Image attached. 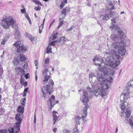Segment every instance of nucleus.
Returning a JSON list of instances; mask_svg holds the SVG:
<instances>
[{
  "label": "nucleus",
  "mask_w": 133,
  "mask_h": 133,
  "mask_svg": "<svg viewBox=\"0 0 133 133\" xmlns=\"http://www.w3.org/2000/svg\"><path fill=\"white\" fill-rule=\"evenodd\" d=\"M129 90L128 88H127L126 89L123 91L122 92L123 95H122L121 96V98L122 97L124 100L126 99L127 98V97L129 96Z\"/></svg>",
  "instance_id": "obj_11"
},
{
  "label": "nucleus",
  "mask_w": 133,
  "mask_h": 133,
  "mask_svg": "<svg viewBox=\"0 0 133 133\" xmlns=\"http://www.w3.org/2000/svg\"><path fill=\"white\" fill-rule=\"evenodd\" d=\"M70 11V8L68 7H66L62 10L61 15H65L66 16V14Z\"/></svg>",
  "instance_id": "obj_16"
},
{
  "label": "nucleus",
  "mask_w": 133,
  "mask_h": 133,
  "mask_svg": "<svg viewBox=\"0 0 133 133\" xmlns=\"http://www.w3.org/2000/svg\"><path fill=\"white\" fill-rule=\"evenodd\" d=\"M20 34L19 33L18 31H16V32H15V36H16L17 35L19 36L20 35Z\"/></svg>",
  "instance_id": "obj_49"
},
{
  "label": "nucleus",
  "mask_w": 133,
  "mask_h": 133,
  "mask_svg": "<svg viewBox=\"0 0 133 133\" xmlns=\"http://www.w3.org/2000/svg\"><path fill=\"white\" fill-rule=\"evenodd\" d=\"M21 115L17 114L15 115V118L17 122L15 123L18 126H20V124L22 121V119L21 118Z\"/></svg>",
  "instance_id": "obj_10"
},
{
  "label": "nucleus",
  "mask_w": 133,
  "mask_h": 133,
  "mask_svg": "<svg viewBox=\"0 0 133 133\" xmlns=\"http://www.w3.org/2000/svg\"><path fill=\"white\" fill-rule=\"evenodd\" d=\"M32 1L36 4L39 5L41 6H42V4L38 0H32Z\"/></svg>",
  "instance_id": "obj_27"
},
{
  "label": "nucleus",
  "mask_w": 133,
  "mask_h": 133,
  "mask_svg": "<svg viewBox=\"0 0 133 133\" xmlns=\"http://www.w3.org/2000/svg\"><path fill=\"white\" fill-rule=\"evenodd\" d=\"M121 41L119 43L124 46H127L130 44V41L129 39L127 38L126 36L125 35L124 37L121 38Z\"/></svg>",
  "instance_id": "obj_7"
},
{
  "label": "nucleus",
  "mask_w": 133,
  "mask_h": 133,
  "mask_svg": "<svg viewBox=\"0 0 133 133\" xmlns=\"http://www.w3.org/2000/svg\"><path fill=\"white\" fill-rule=\"evenodd\" d=\"M8 130L10 133H14V129L13 128H10L8 129Z\"/></svg>",
  "instance_id": "obj_40"
},
{
  "label": "nucleus",
  "mask_w": 133,
  "mask_h": 133,
  "mask_svg": "<svg viewBox=\"0 0 133 133\" xmlns=\"http://www.w3.org/2000/svg\"><path fill=\"white\" fill-rule=\"evenodd\" d=\"M26 92H24V95H23V97H25L26 96Z\"/></svg>",
  "instance_id": "obj_62"
},
{
  "label": "nucleus",
  "mask_w": 133,
  "mask_h": 133,
  "mask_svg": "<svg viewBox=\"0 0 133 133\" xmlns=\"http://www.w3.org/2000/svg\"><path fill=\"white\" fill-rule=\"evenodd\" d=\"M75 26L73 25H72L71 28H70L66 30V31H71L72 29L75 28Z\"/></svg>",
  "instance_id": "obj_35"
},
{
  "label": "nucleus",
  "mask_w": 133,
  "mask_h": 133,
  "mask_svg": "<svg viewBox=\"0 0 133 133\" xmlns=\"http://www.w3.org/2000/svg\"><path fill=\"white\" fill-rule=\"evenodd\" d=\"M52 49L51 48V46H50L49 45H48V46L47 48V51H46V53L48 54H49L51 52V51Z\"/></svg>",
  "instance_id": "obj_30"
},
{
  "label": "nucleus",
  "mask_w": 133,
  "mask_h": 133,
  "mask_svg": "<svg viewBox=\"0 0 133 133\" xmlns=\"http://www.w3.org/2000/svg\"><path fill=\"white\" fill-rule=\"evenodd\" d=\"M49 59L48 58H47L46 59H45L44 62V66H46L49 64Z\"/></svg>",
  "instance_id": "obj_26"
},
{
  "label": "nucleus",
  "mask_w": 133,
  "mask_h": 133,
  "mask_svg": "<svg viewBox=\"0 0 133 133\" xmlns=\"http://www.w3.org/2000/svg\"><path fill=\"white\" fill-rule=\"evenodd\" d=\"M26 100V99L25 98H24L23 99L22 102L21 103V104L23 105H24L25 104V102Z\"/></svg>",
  "instance_id": "obj_43"
},
{
  "label": "nucleus",
  "mask_w": 133,
  "mask_h": 133,
  "mask_svg": "<svg viewBox=\"0 0 133 133\" xmlns=\"http://www.w3.org/2000/svg\"><path fill=\"white\" fill-rule=\"evenodd\" d=\"M98 69L96 77L92 73L89 74L92 88L88 87L85 90L83 91L87 92L90 98L92 97L93 95L97 96L100 95L103 98L106 95V92L108 89V84L111 83L112 79V77L110 76L107 78V75L112 76L114 75L111 74V72L109 71V73L105 74L102 70H103L102 67H99Z\"/></svg>",
  "instance_id": "obj_1"
},
{
  "label": "nucleus",
  "mask_w": 133,
  "mask_h": 133,
  "mask_svg": "<svg viewBox=\"0 0 133 133\" xmlns=\"http://www.w3.org/2000/svg\"><path fill=\"white\" fill-rule=\"evenodd\" d=\"M131 115V112L127 108L126 111L125 112H122L121 113V117H126L127 118H128L130 117Z\"/></svg>",
  "instance_id": "obj_12"
},
{
  "label": "nucleus",
  "mask_w": 133,
  "mask_h": 133,
  "mask_svg": "<svg viewBox=\"0 0 133 133\" xmlns=\"http://www.w3.org/2000/svg\"><path fill=\"white\" fill-rule=\"evenodd\" d=\"M29 73H27L26 74L25 76V77L26 79H28L29 78Z\"/></svg>",
  "instance_id": "obj_47"
},
{
  "label": "nucleus",
  "mask_w": 133,
  "mask_h": 133,
  "mask_svg": "<svg viewBox=\"0 0 133 133\" xmlns=\"http://www.w3.org/2000/svg\"><path fill=\"white\" fill-rule=\"evenodd\" d=\"M7 21L10 26L13 28H15V24L16 21L12 16H9L7 18Z\"/></svg>",
  "instance_id": "obj_8"
},
{
  "label": "nucleus",
  "mask_w": 133,
  "mask_h": 133,
  "mask_svg": "<svg viewBox=\"0 0 133 133\" xmlns=\"http://www.w3.org/2000/svg\"><path fill=\"white\" fill-rule=\"evenodd\" d=\"M35 64L36 66H37L38 64V61L37 60H36L35 61Z\"/></svg>",
  "instance_id": "obj_53"
},
{
  "label": "nucleus",
  "mask_w": 133,
  "mask_h": 133,
  "mask_svg": "<svg viewBox=\"0 0 133 133\" xmlns=\"http://www.w3.org/2000/svg\"><path fill=\"white\" fill-rule=\"evenodd\" d=\"M113 32H118L120 36L112 34L111 35L110 38L114 42H114H118L119 43L121 41V38L124 37L125 34L121 31L119 26H114V25L112 27L111 30Z\"/></svg>",
  "instance_id": "obj_5"
},
{
  "label": "nucleus",
  "mask_w": 133,
  "mask_h": 133,
  "mask_svg": "<svg viewBox=\"0 0 133 133\" xmlns=\"http://www.w3.org/2000/svg\"><path fill=\"white\" fill-rule=\"evenodd\" d=\"M15 69L16 70V72H17L18 74H19V73L21 74H24L25 73V72L24 69L19 67L16 68Z\"/></svg>",
  "instance_id": "obj_19"
},
{
  "label": "nucleus",
  "mask_w": 133,
  "mask_h": 133,
  "mask_svg": "<svg viewBox=\"0 0 133 133\" xmlns=\"http://www.w3.org/2000/svg\"><path fill=\"white\" fill-rule=\"evenodd\" d=\"M10 35H9V34H6L5 35V38H6V39H7L8 40V38L10 37Z\"/></svg>",
  "instance_id": "obj_46"
},
{
  "label": "nucleus",
  "mask_w": 133,
  "mask_h": 133,
  "mask_svg": "<svg viewBox=\"0 0 133 133\" xmlns=\"http://www.w3.org/2000/svg\"><path fill=\"white\" fill-rule=\"evenodd\" d=\"M57 128H54L53 130L54 133H55L57 131Z\"/></svg>",
  "instance_id": "obj_57"
},
{
  "label": "nucleus",
  "mask_w": 133,
  "mask_h": 133,
  "mask_svg": "<svg viewBox=\"0 0 133 133\" xmlns=\"http://www.w3.org/2000/svg\"><path fill=\"white\" fill-rule=\"evenodd\" d=\"M115 7L114 6H112L111 8L110 9V10H113L114 9Z\"/></svg>",
  "instance_id": "obj_61"
},
{
  "label": "nucleus",
  "mask_w": 133,
  "mask_h": 133,
  "mask_svg": "<svg viewBox=\"0 0 133 133\" xmlns=\"http://www.w3.org/2000/svg\"><path fill=\"white\" fill-rule=\"evenodd\" d=\"M23 69L24 70H26V71H28L29 70L28 65L26 64V65L25 64H24V65L23 66Z\"/></svg>",
  "instance_id": "obj_33"
},
{
  "label": "nucleus",
  "mask_w": 133,
  "mask_h": 133,
  "mask_svg": "<svg viewBox=\"0 0 133 133\" xmlns=\"http://www.w3.org/2000/svg\"><path fill=\"white\" fill-rule=\"evenodd\" d=\"M62 2H63V3L65 4H66L67 2V0H63Z\"/></svg>",
  "instance_id": "obj_59"
},
{
  "label": "nucleus",
  "mask_w": 133,
  "mask_h": 133,
  "mask_svg": "<svg viewBox=\"0 0 133 133\" xmlns=\"http://www.w3.org/2000/svg\"><path fill=\"white\" fill-rule=\"evenodd\" d=\"M58 34V33L56 32L55 34H53L51 36V37L50 38V40H53L55 39L57 37V35Z\"/></svg>",
  "instance_id": "obj_24"
},
{
  "label": "nucleus",
  "mask_w": 133,
  "mask_h": 133,
  "mask_svg": "<svg viewBox=\"0 0 133 133\" xmlns=\"http://www.w3.org/2000/svg\"><path fill=\"white\" fill-rule=\"evenodd\" d=\"M28 88H25L24 90V92H27L28 90Z\"/></svg>",
  "instance_id": "obj_58"
},
{
  "label": "nucleus",
  "mask_w": 133,
  "mask_h": 133,
  "mask_svg": "<svg viewBox=\"0 0 133 133\" xmlns=\"http://www.w3.org/2000/svg\"><path fill=\"white\" fill-rule=\"evenodd\" d=\"M57 42V41H54L52 42H51L49 44V45H54V44Z\"/></svg>",
  "instance_id": "obj_36"
},
{
  "label": "nucleus",
  "mask_w": 133,
  "mask_h": 133,
  "mask_svg": "<svg viewBox=\"0 0 133 133\" xmlns=\"http://www.w3.org/2000/svg\"><path fill=\"white\" fill-rule=\"evenodd\" d=\"M128 86L129 87H133V80L130 81L128 83Z\"/></svg>",
  "instance_id": "obj_31"
},
{
  "label": "nucleus",
  "mask_w": 133,
  "mask_h": 133,
  "mask_svg": "<svg viewBox=\"0 0 133 133\" xmlns=\"http://www.w3.org/2000/svg\"><path fill=\"white\" fill-rule=\"evenodd\" d=\"M0 133H6L5 130H0Z\"/></svg>",
  "instance_id": "obj_51"
},
{
  "label": "nucleus",
  "mask_w": 133,
  "mask_h": 133,
  "mask_svg": "<svg viewBox=\"0 0 133 133\" xmlns=\"http://www.w3.org/2000/svg\"><path fill=\"white\" fill-rule=\"evenodd\" d=\"M26 48L24 47V45L19 46L17 50V52L18 53L22 52L24 53L26 51Z\"/></svg>",
  "instance_id": "obj_15"
},
{
  "label": "nucleus",
  "mask_w": 133,
  "mask_h": 133,
  "mask_svg": "<svg viewBox=\"0 0 133 133\" xmlns=\"http://www.w3.org/2000/svg\"><path fill=\"white\" fill-rule=\"evenodd\" d=\"M22 84L23 85H24L25 86H26L27 85V82L26 81H25L23 82V84Z\"/></svg>",
  "instance_id": "obj_52"
},
{
  "label": "nucleus",
  "mask_w": 133,
  "mask_h": 133,
  "mask_svg": "<svg viewBox=\"0 0 133 133\" xmlns=\"http://www.w3.org/2000/svg\"><path fill=\"white\" fill-rule=\"evenodd\" d=\"M100 17L101 19L103 20H108L109 18V17L107 14L101 15L100 16Z\"/></svg>",
  "instance_id": "obj_21"
},
{
  "label": "nucleus",
  "mask_w": 133,
  "mask_h": 133,
  "mask_svg": "<svg viewBox=\"0 0 133 133\" xmlns=\"http://www.w3.org/2000/svg\"><path fill=\"white\" fill-rule=\"evenodd\" d=\"M39 33H41L42 32V29H43V25H41L40 26H39Z\"/></svg>",
  "instance_id": "obj_34"
},
{
  "label": "nucleus",
  "mask_w": 133,
  "mask_h": 133,
  "mask_svg": "<svg viewBox=\"0 0 133 133\" xmlns=\"http://www.w3.org/2000/svg\"><path fill=\"white\" fill-rule=\"evenodd\" d=\"M25 18L28 20H29L30 21V19L29 16H28V14L27 13H25Z\"/></svg>",
  "instance_id": "obj_39"
},
{
  "label": "nucleus",
  "mask_w": 133,
  "mask_h": 133,
  "mask_svg": "<svg viewBox=\"0 0 133 133\" xmlns=\"http://www.w3.org/2000/svg\"><path fill=\"white\" fill-rule=\"evenodd\" d=\"M129 124L131 125L132 127L133 128V123L132 121V120H130L129 122Z\"/></svg>",
  "instance_id": "obj_48"
},
{
  "label": "nucleus",
  "mask_w": 133,
  "mask_h": 133,
  "mask_svg": "<svg viewBox=\"0 0 133 133\" xmlns=\"http://www.w3.org/2000/svg\"><path fill=\"white\" fill-rule=\"evenodd\" d=\"M20 60L22 62L25 61L26 59V57L25 55L23 54H20L19 55Z\"/></svg>",
  "instance_id": "obj_23"
},
{
  "label": "nucleus",
  "mask_w": 133,
  "mask_h": 133,
  "mask_svg": "<svg viewBox=\"0 0 133 133\" xmlns=\"http://www.w3.org/2000/svg\"><path fill=\"white\" fill-rule=\"evenodd\" d=\"M111 21L112 22L111 23L112 24V26L110 27V28H111L112 29V27L114 25V26L115 25L118 26V25H116L115 24H114V23L115 24L116 23V22L115 19L113 18L111 20Z\"/></svg>",
  "instance_id": "obj_28"
},
{
  "label": "nucleus",
  "mask_w": 133,
  "mask_h": 133,
  "mask_svg": "<svg viewBox=\"0 0 133 133\" xmlns=\"http://www.w3.org/2000/svg\"><path fill=\"white\" fill-rule=\"evenodd\" d=\"M35 79L36 81H37V72L36 71L35 73Z\"/></svg>",
  "instance_id": "obj_50"
},
{
  "label": "nucleus",
  "mask_w": 133,
  "mask_h": 133,
  "mask_svg": "<svg viewBox=\"0 0 133 133\" xmlns=\"http://www.w3.org/2000/svg\"><path fill=\"white\" fill-rule=\"evenodd\" d=\"M51 69L52 71H53L54 70V68L50 65L48 67L45 68L43 72V75L44 77L43 80V84H45L49 81L48 84L44 87V90L43 89H41L43 94V96L44 98L45 97L46 93H49L50 95L52 92L54 91L53 86L54 84V82L50 78L51 77L50 75Z\"/></svg>",
  "instance_id": "obj_3"
},
{
  "label": "nucleus",
  "mask_w": 133,
  "mask_h": 133,
  "mask_svg": "<svg viewBox=\"0 0 133 133\" xmlns=\"http://www.w3.org/2000/svg\"><path fill=\"white\" fill-rule=\"evenodd\" d=\"M55 19H54L53 21V22L51 23L50 24V27L51 25H53V24L55 22Z\"/></svg>",
  "instance_id": "obj_55"
},
{
  "label": "nucleus",
  "mask_w": 133,
  "mask_h": 133,
  "mask_svg": "<svg viewBox=\"0 0 133 133\" xmlns=\"http://www.w3.org/2000/svg\"><path fill=\"white\" fill-rule=\"evenodd\" d=\"M8 40L7 39H6V38H4L3 39L2 42L1 43V44L4 45L5 44L6 42Z\"/></svg>",
  "instance_id": "obj_37"
},
{
  "label": "nucleus",
  "mask_w": 133,
  "mask_h": 133,
  "mask_svg": "<svg viewBox=\"0 0 133 133\" xmlns=\"http://www.w3.org/2000/svg\"><path fill=\"white\" fill-rule=\"evenodd\" d=\"M56 114H58L57 111H54L53 112V125H54L56 123V122L57 120L59 117L57 116Z\"/></svg>",
  "instance_id": "obj_17"
},
{
  "label": "nucleus",
  "mask_w": 133,
  "mask_h": 133,
  "mask_svg": "<svg viewBox=\"0 0 133 133\" xmlns=\"http://www.w3.org/2000/svg\"><path fill=\"white\" fill-rule=\"evenodd\" d=\"M115 12L113 11H111L109 13V15L110 17H112L115 14Z\"/></svg>",
  "instance_id": "obj_32"
},
{
  "label": "nucleus",
  "mask_w": 133,
  "mask_h": 133,
  "mask_svg": "<svg viewBox=\"0 0 133 133\" xmlns=\"http://www.w3.org/2000/svg\"><path fill=\"white\" fill-rule=\"evenodd\" d=\"M25 35V36L28 38L30 40L31 42L33 43L34 41V37H33L31 35L27 33H26Z\"/></svg>",
  "instance_id": "obj_18"
},
{
  "label": "nucleus",
  "mask_w": 133,
  "mask_h": 133,
  "mask_svg": "<svg viewBox=\"0 0 133 133\" xmlns=\"http://www.w3.org/2000/svg\"><path fill=\"white\" fill-rule=\"evenodd\" d=\"M63 23V21H61L60 22L59 24H60V25H62Z\"/></svg>",
  "instance_id": "obj_60"
},
{
  "label": "nucleus",
  "mask_w": 133,
  "mask_h": 133,
  "mask_svg": "<svg viewBox=\"0 0 133 133\" xmlns=\"http://www.w3.org/2000/svg\"><path fill=\"white\" fill-rule=\"evenodd\" d=\"M55 96L54 95H52L49 99V102L50 103L51 108L53 107L55 104Z\"/></svg>",
  "instance_id": "obj_14"
},
{
  "label": "nucleus",
  "mask_w": 133,
  "mask_h": 133,
  "mask_svg": "<svg viewBox=\"0 0 133 133\" xmlns=\"http://www.w3.org/2000/svg\"><path fill=\"white\" fill-rule=\"evenodd\" d=\"M13 62L15 65H17L19 63V61L18 59L17 58H15L14 59L13 61Z\"/></svg>",
  "instance_id": "obj_25"
},
{
  "label": "nucleus",
  "mask_w": 133,
  "mask_h": 133,
  "mask_svg": "<svg viewBox=\"0 0 133 133\" xmlns=\"http://www.w3.org/2000/svg\"><path fill=\"white\" fill-rule=\"evenodd\" d=\"M36 117L35 116H35H34V123H36Z\"/></svg>",
  "instance_id": "obj_56"
},
{
  "label": "nucleus",
  "mask_w": 133,
  "mask_h": 133,
  "mask_svg": "<svg viewBox=\"0 0 133 133\" xmlns=\"http://www.w3.org/2000/svg\"><path fill=\"white\" fill-rule=\"evenodd\" d=\"M63 133H70V131L69 130L65 129L63 130Z\"/></svg>",
  "instance_id": "obj_44"
},
{
  "label": "nucleus",
  "mask_w": 133,
  "mask_h": 133,
  "mask_svg": "<svg viewBox=\"0 0 133 133\" xmlns=\"http://www.w3.org/2000/svg\"><path fill=\"white\" fill-rule=\"evenodd\" d=\"M65 3H63V2H62V3H61L60 5V8L61 9H62L64 7V6L65 5Z\"/></svg>",
  "instance_id": "obj_42"
},
{
  "label": "nucleus",
  "mask_w": 133,
  "mask_h": 133,
  "mask_svg": "<svg viewBox=\"0 0 133 133\" xmlns=\"http://www.w3.org/2000/svg\"><path fill=\"white\" fill-rule=\"evenodd\" d=\"M21 12L22 14L25 13L26 12V10L25 9H21Z\"/></svg>",
  "instance_id": "obj_45"
},
{
  "label": "nucleus",
  "mask_w": 133,
  "mask_h": 133,
  "mask_svg": "<svg viewBox=\"0 0 133 133\" xmlns=\"http://www.w3.org/2000/svg\"><path fill=\"white\" fill-rule=\"evenodd\" d=\"M41 9V7L39 6L37 7H35L34 8V9L36 11H39Z\"/></svg>",
  "instance_id": "obj_41"
},
{
  "label": "nucleus",
  "mask_w": 133,
  "mask_h": 133,
  "mask_svg": "<svg viewBox=\"0 0 133 133\" xmlns=\"http://www.w3.org/2000/svg\"><path fill=\"white\" fill-rule=\"evenodd\" d=\"M109 4L110 5H112V2L111 1H110L109 2Z\"/></svg>",
  "instance_id": "obj_63"
},
{
  "label": "nucleus",
  "mask_w": 133,
  "mask_h": 133,
  "mask_svg": "<svg viewBox=\"0 0 133 133\" xmlns=\"http://www.w3.org/2000/svg\"><path fill=\"white\" fill-rule=\"evenodd\" d=\"M83 95L81 97L80 99L84 103L85 106L83 109L82 117L77 116L75 117V121L76 123L78 124H79L80 123L78 121L83 120L86 116L87 114V110L89 107L88 103L89 101V99L90 98L89 97L88 94L86 91H83Z\"/></svg>",
  "instance_id": "obj_4"
},
{
  "label": "nucleus",
  "mask_w": 133,
  "mask_h": 133,
  "mask_svg": "<svg viewBox=\"0 0 133 133\" xmlns=\"http://www.w3.org/2000/svg\"><path fill=\"white\" fill-rule=\"evenodd\" d=\"M21 44V43L20 41H17L16 42L13 44V45L16 47H17Z\"/></svg>",
  "instance_id": "obj_29"
},
{
  "label": "nucleus",
  "mask_w": 133,
  "mask_h": 133,
  "mask_svg": "<svg viewBox=\"0 0 133 133\" xmlns=\"http://www.w3.org/2000/svg\"><path fill=\"white\" fill-rule=\"evenodd\" d=\"M110 48L111 50V51L112 50H115L114 49H118V54L121 56L124 55L126 51L125 46L118 42H115L111 44Z\"/></svg>",
  "instance_id": "obj_6"
},
{
  "label": "nucleus",
  "mask_w": 133,
  "mask_h": 133,
  "mask_svg": "<svg viewBox=\"0 0 133 133\" xmlns=\"http://www.w3.org/2000/svg\"><path fill=\"white\" fill-rule=\"evenodd\" d=\"M24 107H22V106H19L17 109V111L22 114L24 112Z\"/></svg>",
  "instance_id": "obj_22"
},
{
  "label": "nucleus",
  "mask_w": 133,
  "mask_h": 133,
  "mask_svg": "<svg viewBox=\"0 0 133 133\" xmlns=\"http://www.w3.org/2000/svg\"><path fill=\"white\" fill-rule=\"evenodd\" d=\"M105 58L101 61V59L98 57L95 56L93 59V61L96 62L94 64L96 66L98 65L99 67H102L103 71L104 74L109 73V71L111 74H114L115 71L113 68H116L120 63L119 59H121V57L117 52L112 50L111 52L107 53L105 55Z\"/></svg>",
  "instance_id": "obj_2"
},
{
  "label": "nucleus",
  "mask_w": 133,
  "mask_h": 133,
  "mask_svg": "<svg viewBox=\"0 0 133 133\" xmlns=\"http://www.w3.org/2000/svg\"><path fill=\"white\" fill-rule=\"evenodd\" d=\"M45 18H44L43 20V23L42 24V25H43V24H44V22L45 21Z\"/></svg>",
  "instance_id": "obj_64"
},
{
  "label": "nucleus",
  "mask_w": 133,
  "mask_h": 133,
  "mask_svg": "<svg viewBox=\"0 0 133 133\" xmlns=\"http://www.w3.org/2000/svg\"><path fill=\"white\" fill-rule=\"evenodd\" d=\"M5 111L4 109L1 108L0 109V114L1 115H3Z\"/></svg>",
  "instance_id": "obj_38"
},
{
  "label": "nucleus",
  "mask_w": 133,
  "mask_h": 133,
  "mask_svg": "<svg viewBox=\"0 0 133 133\" xmlns=\"http://www.w3.org/2000/svg\"><path fill=\"white\" fill-rule=\"evenodd\" d=\"M14 133H18L20 130V126H18L17 124H15L13 128Z\"/></svg>",
  "instance_id": "obj_20"
},
{
  "label": "nucleus",
  "mask_w": 133,
  "mask_h": 133,
  "mask_svg": "<svg viewBox=\"0 0 133 133\" xmlns=\"http://www.w3.org/2000/svg\"><path fill=\"white\" fill-rule=\"evenodd\" d=\"M64 15V16H62L61 18L60 17L59 18V20L60 21H61V20L63 18H64L65 17V16H66L65 15Z\"/></svg>",
  "instance_id": "obj_54"
},
{
  "label": "nucleus",
  "mask_w": 133,
  "mask_h": 133,
  "mask_svg": "<svg viewBox=\"0 0 133 133\" xmlns=\"http://www.w3.org/2000/svg\"><path fill=\"white\" fill-rule=\"evenodd\" d=\"M121 102L120 104V107L122 110H124L125 109L126 107L128 105V103L124 101H121Z\"/></svg>",
  "instance_id": "obj_13"
},
{
  "label": "nucleus",
  "mask_w": 133,
  "mask_h": 133,
  "mask_svg": "<svg viewBox=\"0 0 133 133\" xmlns=\"http://www.w3.org/2000/svg\"><path fill=\"white\" fill-rule=\"evenodd\" d=\"M2 25L4 28L6 29L9 28L10 26L6 18L2 20Z\"/></svg>",
  "instance_id": "obj_9"
}]
</instances>
